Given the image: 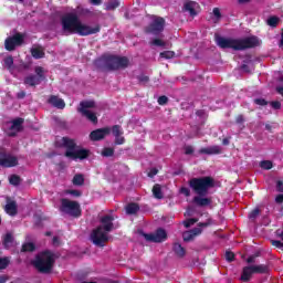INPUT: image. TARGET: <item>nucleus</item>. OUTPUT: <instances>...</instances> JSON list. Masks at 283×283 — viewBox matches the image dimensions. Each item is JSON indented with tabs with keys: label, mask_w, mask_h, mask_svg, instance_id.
Segmentation results:
<instances>
[{
	"label": "nucleus",
	"mask_w": 283,
	"mask_h": 283,
	"mask_svg": "<svg viewBox=\"0 0 283 283\" xmlns=\"http://www.w3.org/2000/svg\"><path fill=\"white\" fill-rule=\"evenodd\" d=\"M61 25L63 32L69 34H78V36H92V34H98L101 32V24L94 27L81 22L78 14L66 13L61 19Z\"/></svg>",
	"instance_id": "obj_1"
},
{
	"label": "nucleus",
	"mask_w": 283,
	"mask_h": 283,
	"mask_svg": "<svg viewBox=\"0 0 283 283\" xmlns=\"http://www.w3.org/2000/svg\"><path fill=\"white\" fill-rule=\"evenodd\" d=\"M214 41L221 50H234V52H244V50H251L260 45V40L255 35L243 39H233L216 34Z\"/></svg>",
	"instance_id": "obj_2"
},
{
	"label": "nucleus",
	"mask_w": 283,
	"mask_h": 283,
	"mask_svg": "<svg viewBox=\"0 0 283 283\" xmlns=\"http://www.w3.org/2000/svg\"><path fill=\"white\" fill-rule=\"evenodd\" d=\"M95 66L101 72H114L116 70H125L129 67V59L127 56L107 55L95 60Z\"/></svg>",
	"instance_id": "obj_3"
},
{
	"label": "nucleus",
	"mask_w": 283,
	"mask_h": 283,
	"mask_svg": "<svg viewBox=\"0 0 283 283\" xmlns=\"http://www.w3.org/2000/svg\"><path fill=\"white\" fill-rule=\"evenodd\" d=\"M60 147H64V156L71 160H85L90 158V149L81 148L76 145V140L70 137H62Z\"/></svg>",
	"instance_id": "obj_4"
},
{
	"label": "nucleus",
	"mask_w": 283,
	"mask_h": 283,
	"mask_svg": "<svg viewBox=\"0 0 283 283\" xmlns=\"http://www.w3.org/2000/svg\"><path fill=\"white\" fill-rule=\"evenodd\" d=\"M56 260L54 259V253L50 250H45L35 256V260L32 261V264L39 273H52V269H54V263Z\"/></svg>",
	"instance_id": "obj_5"
},
{
	"label": "nucleus",
	"mask_w": 283,
	"mask_h": 283,
	"mask_svg": "<svg viewBox=\"0 0 283 283\" xmlns=\"http://www.w3.org/2000/svg\"><path fill=\"white\" fill-rule=\"evenodd\" d=\"M189 185L197 196L205 197L209 195V189L216 187V180L213 178H192Z\"/></svg>",
	"instance_id": "obj_6"
},
{
	"label": "nucleus",
	"mask_w": 283,
	"mask_h": 283,
	"mask_svg": "<svg viewBox=\"0 0 283 283\" xmlns=\"http://www.w3.org/2000/svg\"><path fill=\"white\" fill-rule=\"evenodd\" d=\"M165 25H167L165 18L153 15L151 22L145 28V33L158 38L164 36L163 32H165Z\"/></svg>",
	"instance_id": "obj_7"
},
{
	"label": "nucleus",
	"mask_w": 283,
	"mask_h": 283,
	"mask_svg": "<svg viewBox=\"0 0 283 283\" xmlns=\"http://www.w3.org/2000/svg\"><path fill=\"white\" fill-rule=\"evenodd\" d=\"M61 213H66V216H71L72 218H81V205L77 201H72L67 198L61 199L60 206Z\"/></svg>",
	"instance_id": "obj_8"
},
{
	"label": "nucleus",
	"mask_w": 283,
	"mask_h": 283,
	"mask_svg": "<svg viewBox=\"0 0 283 283\" xmlns=\"http://www.w3.org/2000/svg\"><path fill=\"white\" fill-rule=\"evenodd\" d=\"M34 72L35 74H29L23 80V84L28 87H36V85H41L46 78L43 66H35Z\"/></svg>",
	"instance_id": "obj_9"
},
{
	"label": "nucleus",
	"mask_w": 283,
	"mask_h": 283,
	"mask_svg": "<svg viewBox=\"0 0 283 283\" xmlns=\"http://www.w3.org/2000/svg\"><path fill=\"white\" fill-rule=\"evenodd\" d=\"M25 41V35L23 33H15L12 36H8L4 41V49L8 52H14L19 45H23Z\"/></svg>",
	"instance_id": "obj_10"
},
{
	"label": "nucleus",
	"mask_w": 283,
	"mask_h": 283,
	"mask_svg": "<svg viewBox=\"0 0 283 283\" xmlns=\"http://www.w3.org/2000/svg\"><path fill=\"white\" fill-rule=\"evenodd\" d=\"M91 240L95 247H105V242L109 240L107 233L103 231V227H97L91 234Z\"/></svg>",
	"instance_id": "obj_11"
},
{
	"label": "nucleus",
	"mask_w": 283,
	"mask_h": 283,
	"mask_svg": "<svg viewBox=\"0 0 283 283\" xmlns=\"http://www.w3.org/2000/svg\"><path fill=\"white\" fill-rule=\"evenodd\" d=\"M144 238L147 242H165V240H167V231L163 228H158L154 233H144Z\"/></svg>",
	"instance_id": "obj_12"
},
{
	"label": "nucleus",
	"mask_w": 283,
	"mask_h": 283,
	"mask_svg": "<svg viewBox=\"0 0 283 283\" xmlns=\"http://www.w3.org/2000/svg\"><path fill=\"white\" fill-rule=\"evenodd\" d=\"M19 165V159L17 157L0 150V167H17Z\"/></svg>",
	"instance_id": "obj_13"
},
{
	"label": "nucleus",
	"mask_w": 283,
	"mask_h": 283,
	"mask_svg": "<svg viewBox=\"0 0 283 283\" xmlns=\"http://www.w3.org/2000/svg\"><path fill=\"white\" fill-rule=\"evenodd\" d=\"M23 123H25V119L18 117L13 120H11V126L9 127L8 136L11 138H14L19 132L23 130Z\"/></svg>",
	"instance_id": "obj_14"
},
{
	"label": "nucleus",
	"mask_w": 283,
	"mask_h": 283,
	"mask_svg": "<svg viewBox=\"0 0 283 283\" xmlns=\"http://www.w3.org/2000/svg\"><path fill=\"white\" fill-rule=\"evenodd\" d=\"M109 134H112V128L109 127L98 128L91 132L90 138L91 140H94V142L103 140V138H105V136H109Z\"/></svg>",
	"instance_id": "obj_15"
},
{
	"label": "nucleus",
	"mask_w": 283,
	"mask_h": 283,
	"mask_svg": "<svg viewBox=\"0 0 283 283\" xmlns=\"http://www.w3.org/2000/svg\"><path fill=\"white\" fill-rule=\"evenodd\" d=\"M185 12H188L190 17H198V10H200V4L196 1L186 0L184 3Z\"/></svg>",
	"instance_id": "obj_16"
},
{
	"label": "nucleus",
	"mask_w": 283,
	"mask_h": 283,
	"mask_svg": "<svg viewBox=\"0 0 283 283\" xmlns=\"http://www.w3.org/2000/svg\"><path fill=\"white\" fill-rule=\"evenodd\" d=\"M99 222L102 224V231H106V233H109L114 229V216L112 214L102 217Z\"/></svg>",
	"instance_id": "obj_17"
},
{
	"label": "nucleus",
	"mask_w": 283,
	"mask_h": 283,
	"mask_svg": "<svg viewBox=\"0 0 283 283\" xmlns=\"http://www.w3.org/2000/svg\"><path fill=\"white\" fill-rule=\"evenodd\" d=\"M199 154H205L206 156H218V154H222V148L218 145L209 146L206 148H201Z\"/></svg>",
	"instance_id": "obj_18"
},
{
	"label": "nucleus",
	"mask_w": 283,
	"mask_h": 283,
	"mask_svg": "<svg viewBox=\"0 0 283 283\" xmlns=\"http://www.w3.org/2000/svg\"><path fill=\"white\" fill-rule=\"evenodd\" d=\"M200 233H202L201 228H193L192 230L184 232V242H191V240H193L196 235H200Z\"/></svg>",
	"instance_id": "obj_19"
},
{
	"label": "nucleus",
	"mask_w": 283,
	"mask_h": 283,
	"mask_svg": "<svg viewBox=\"0 0 283 283\" xmlns=\"http://www.w3.org/2000/svg\"><path fill=\"white\" fill-rule=\"evenodd\" d=\"M49 103L53 107H56V109H65V101L56 95H51L49 98Z\"/></svg>",
	"instance_id": "obj_20"
},
{
	"label": "nucleus",
	"mask_w": 283,
	"mask_h": 283,
	"mask_svg": "<svg viewBox=\"0 0 283 283\" xmlns=\"http://www.w3.org/2000/svg\"><path fill=\"white\" fill-rule=\"evenodd\" d=\"M253 274H255V272L253 271L252 265L244 266L240 277L241 282H250Z\"/></svg>",
	"instance_id": "obj_21"
},
{
	"label": "nucleus",
	"mask_w": 283,
	"mask_h": 283,
	"mask_svg": "<svg viewBox=\"0 0 283 283\" xmlns=\"http://www.w3.org/2000/svg\"><path fill=\"white\" fill-rule=\"evenodd\" d=\"M192 202L197 205V207H209V205H211V198H205L198 195L193 197Z\"/></svg>",
	"instance_id": "obj_22"
},
{
	"label": "nucleus",
	"mask_w": 283,
	"mask_h": 283,
	"mask_svg": "<svg viewBox=\"0 0 283 283\" xmlns=\"http://www.w3.org/2000/svg\"><path fill=\"white\" fill-rule=\"evenodd\" d=\"M93 107H96V102L94 101H83L80 103V107L77 108V112H90V109H93Z\"/></svg>",
	"instance_id": "obj_23"
},
{
	"label": "nucleus",
	"mask_w": 283,
	"mask_h": 283,
	"mask_svg": "<svg viewBox=\"0 0 283 283\" xmlns=\"http://www.w3.org/2000/svg\"><path fill=\"white\" fill-rule=\"evenodd\" d=\"M78 113L82 114V116L84 118H86L87 120H90L94 125H96V123H98V117L96 116V113H94L92 111H82V112H78Z\"/></svg>",
	"instance_id": "obj_24"
},
{
	"label": "nucleus",
	"mask_w": 283,
	"mask_h": 283,
	"mask_svg": "<svg viewBox=\"0 0 283 283\" xmlns=\"http://www.w3.org/2000/svg\"><path fill=\"white\" fill-rule=\"evenodd\" d=\"M172 251L178 258H185L187 250L180 243H174Z\"/></svg>",
	"instance_id": "obj_25"
},
{
	"label": "nucleus",
	"mask_w": 283,
	"mask_h": 283,
	"mask_svg": "<svg viewBox=\"0 0 283 283\" xmlns=\"http://www.w3.org/2000/svg\"><path fill=\"white\" fill-rule=\"evenodd\" d=\"M140 211V206L138 203L132 202L126 206V213L128 216H136Z\"/></svg>",
	"instance_id": "obj_26"
},
{
	"label": "nucleus",
	"mask_w": 283,
	"mask_h": 283,
	"mask_svg": "<svg viewBox=\"0 0 283 283\" xmlns=\"http://www.w3.org/2000/svg\"><path fill=\"white\" fill-rule=\"evenodd\" d=\"M252 269L254 273H259L260 275H264L269 273V271H271V269L266 264L252 265Z\"/></svg>",
	"instance_id": "obj_27"
},
{
	"label": "nucleus",
	"mask_w": 283,
	"mask_h": 283,
	"mask_svg": "<svg viewBox=\"0 0 283 283\" xmlns=\"http://www.w3.org/2000/svg\"><path fill=\"white\" fill-rule=\"evenodd\" d=\"M153 196L157 200H163V198H164V196H163V187L160 186V184H156L153 187Z\"/></svg>",
	"instance_id": "obj_28"
},
{
	"label": "nucleus",
	"mask_w": 283,
	"mask_h": 283,
	"mask_svg": "<svg viewBox=\"0 0 283 283\" xmlns=\"http://www.w3.org/2000/svg\"><path fill=\"white\" fill-rule=\"evenodd\" d=\"M3 63H4V67L9 72H12V70H14V57H12V55H8L7 57H4Z\"/></svg>",
	"instance_id": "obj_29"
},
{
	"label": "nucleus",
	"mask_w": 283,
	"mask_h": 283,
	"mask_svg": "<svg viewBox=\"0 0 283 283\" xmlns=\"http://www.w3.org/2000/svg\"><path fill=\"white\" fill-rule=\"evenodd\" d=\"M6 211L9 216H17V201H10L6 205Z\"/></svg>",
	"instance_id": "obj_30"
},
{
	"label": "nucleus",
	"mask_w": 283,
	"mask_h": 283,
	"mask_svg": "<svg viewBox=\"0 0 283 283\" xmlns=\"http://www.w3.org/2000/svg\"><path fill=\"white\" fill-rule=\"evenodd\" d=\"M31 56L36 60L43 59L45 56V52L41 48H33L31 49Z\"/></svg>",
	"instance_id": "obj_31"
},
{
	"label": "nucleus",
	"mask_w": 283,
	"mask_h": 283,
	"mask_svg": "<svg viewBox=\"0 0 283 283\" xmlns=\"http://www.w3.org/2000/svg\"><path fill=\"white\" fill-rule=\"evenodd\" d=\"M34 251H36V245H34V243L28 242L22 244L21 253H32Z\"/></svg>",
	"instance_id": "obj_32"
},
{
	"label": "nucleus",
	"mask_w": 283,
	"mask_h": 283,
	"mask_svg": "<svg viewBox=\"0 0 283 283\" xmlns=\"http://www.w3.org/2000/svg\"><path fill=\"white\" fill-rule=\"evenodd\" d=\"M266 24L270 28H277V25H280V18L277 15H271L270 18H268Z\"/></svg>",
	"instance_id": "obj_33"
},
{
	"label": "nucleus",
	"mask_w": 283,
	"mask_h": 283,
	"mask_svg": "<svg viewBox=\"0 0 283 283\" xmlns=\"http://www.w3.org/2000/svg\"><path fill=\"white\" fill-rule=\"evenodd\" d=\"M150 45H154L155 48H165V45H167V42H165V40H163V36H159V38L156 36L150 42Z\"/></svg>",
	"instance_id": "obj_34"
},
{
	"label": "nucleus",
	"mask_w": 283,
	"mask_h": 283,
	"mask_svg": "<svg viewBox=\"0 0 283 283\" xmlns=\"http://www.w3.org/2000/svg\"><path fill=\"white\" fill-rule=\"evenodd\" d=\"M259 167H261V169H265L266 171H269L270 169H273V161L262 160L260 161Z\"/></svg>",
	"instance_id": "obj_35"
},
{
	"label": "nucleus",
	"mask_w": 283,
	"mask_h": 283,
	"mask_svg": "<svg viewBox=\"0 0 283 283\" xmlns=\"http://www.w3.org/2000/svg\"><path fill=\"white\" fill-rule=\"evenodd\" d=\"M102 156L104 158H112V156H114V148L112 147H105L103 150H102Z\"/></svg>",
	"instance_id": "obj_36"
},
{
	"label": "nucleus",
	"mask_w": 283,
	"mask_h": 283,
	"mask_svg": "<svg viewBox=\"0 0 283 283\" xmlns=\"http://www.w3.org/2000/svg\"><path fill=\"white\" fill-rule=\"evenodd\" d=\"M159 56H160V59H166V60L174 59V56H176V52H174V51H164V52L159 53Z\"/></svg>",
	"instance_id": "obj_37"
},
{
	"label": "nucleus",
	"mask_w": 283,
	"mask_h": 283,
	"mask_svg": "<svg viewBox=\"0 0 283 283\" xmlns=\"http://www.w3.org/2000/svg\"><path fill=\"white\" fill-rule=\"evenodd\" d=\"M10 266V259L8 256L0 258V270L8 269Z\"/></svg>",
	"instance_id": "obj_38"
},
{
	"label": "nucleus",
	"mask_w": 283,
	"mask_h": 283,
	"mask_svg": "<svg viewBox=\"0 0 283 283\" xmlns=\"http://www.w3.org/2000/svg\"><path fill=\"white\" fill-rule=\"evenodd\" d=\"M254 105H259V107H266L269 105V102L265 98H254L253 99Z\"/></svg>",
	"instance_id": "obj_39"
},
{
	"label": "nucleus",
	"mask_w": 283,
	"mask_h": 283,
	"mask_svg": "<svg viewBox=\"0 0 283 283\" xmlns=\"http://www.w3.org/2000/svg\"><path fill=\"white\" fill-rule=\"evenodd\" d=\"M120 6V2L118 0H112L106 4V10H116Z\"/></svg>",
	"instance_id": "obj_40"
},
{
	"label": "nucleus",
	"mask_w": 283,
	"mask_h": 283,
	"mask_svg": "<svg viewBox=\"0 0 283 283\" xmlns=\"http://www.w3.org/2000/svg\"><path fill=\"white\" fill-rule=\"evenodd\" d=\"M65 193L69 196H74V198H81L83 196V192H81V190H74V189L65 190Z\"/></svg>",
	"instance_id": "obj_41"
},
{
	"label": "nucleus",
	"mask_w": 283,
	"mask_h": 283,
	"mask_svg": "<svg viewBox=\"0 0 283 283\" xmlns=\"http://www.w3.org/2000/svg\"><path fill=\"white\" fill-rule=\"evenodd\" d=\"M196 222H198V219H196V218L187 219L186 221H184V227L186 229H189V227H193V224H196Z\"/></svg>",
	"instance_id": "obj_42"
},
{
	"label": "nucleus",
	"mask_w": 283,
	"mask_h": 283,
	"mask_svg": "<svg viewBox=\"0 0 283 283\" xmlns=\"http://www.w3.org/2000/svg\"><path fill=\"white\" fill-rule=\"evenodd\" d=\"M13 241H14V238L12 237V234L7 233L3 239V244L4 247H8V244H12Z\"/></svg>",
	"instance_id": "obj_43"
},
{
	"label": "nucleus",
	"mask_w": 283,
	"mask_h": 283,
	"mask_svg": "<svg viewBox=\"0 0 283 283\" xmlns=\"http://www.w3.org/2000/svg\"><path fill=\"white\" fill-rule=\"evenodd\" d=\"M72 184L75 187H83L85 185V178H73Z\"/></svg>",
	"instance_id": "obj_44"
},
{
	"label": "nucleus",
	"mask_w": 283,
	"mask_h": 283,
	"mask_svg": "<svg viewBox=\"0 0 283 283\" xmlns=\"http://www.w3.org/2000/svg\"><path fill=\"white\" fill-rule=\"evenodd\" d=\"M112 134L113 136H120L123 134V130H120V125H114L112 127Z\"/></svg>",
	"instance_id": "obj_45"
},
{
	"label": "nucleus",
	"mask_w": 283,
	"mask_h": 283,
	"mask_svg": "<svg viewBox=\"0 0 283 283\" xmlns=\"http://www.w3.org/2000/svg\"><path fill=\"white\" fill-rule=\"evenodd\" d=\"M157 103L158 105H167V103H169V97L161 95L158 97Z\"/></svg>",
	"instance_id": "obj_46"
},
{
	"label": "nucleus",
	"mask_w": 283,
	"mask_h": 283,
	"mask_svg": "<svg viewBox=\"0 0 283 283\" xmlns=\"http://www.w3.org/2000/svg\"><path fill=\"white\" fill-rule=\"evenodd\" d=\"M22 180L23 179H21V178H9V182L13 187H19V185H21Z\"/></svg>",
	"instance_id": "obj_47"
},
{
	"label": "nucleus",
	"mask_w": 283,
	"mask_h": 283,
	"mask_svg": "<svg viewBox=\"0 0 283 283\" xmlns=\"http://www.w3.org/2000/svg\"><path fill=\"white\" fill-rule=\"evenodd\" d=\"M260 216V209L255 208L249 213L250 220H255Z\"/></svg>",
	"instance_id": "obj_48"
},
{
	"label": "nucleus",
	"mask_w": 283,
	"mask_h": 283,
	"mask_svg": "<svg viewBox=\"0 0 283 283\" xmlns=\"http://www.w3.org/2000/svg\"><path fill=\"white\" fill-rule=\"evenodd\" d=\"M226 260H227V262H233V260H235V253H233L231 251H227L226 252Z\"/></svg>",
	"instance_id": "obj_49"
},
{
	"label": "nucleus",
	"mask_w": 283,
	"mask_h": 283,
	"mask_svg": "<svg viewBox=\"0 0 283 283\" xmlns=\"http://www.w3.org/2000/svg\"><path fill=\"white\" fill-rule=\"evenodd\" d=\"M30 67H32L31 63H22L19 65V72L28 71V70H30Z\"/></svg>",
	"instance_id": "obj_50"
},
{
	"label": "nucleus",
	"mask_w": 283,
	"mask_h": 283,
	"mask_svg": "<svg viewBox=\"0 0 283 283\" xmlns=\"http://www.w3.org/2000/svg\"><path fill=\"white\" fill-rule=\"evenodd\" d=\"M137 80H138L139 83H149V76L144 75V74L138 75Z\"/></svg>",
	"instance_id": "obj_51"
},
{
	"label": "nucleus",
	"mask_w": 283,
	"mask_h": 283,
	"mask_svg": "<svg viewBox=\"0 0 283 283\" xmlns=\"http://www.w3.org/2000/svg\"><path fill=\"white\" fill-rule=\"evenodd\" d=\"M244 122H245L244 115H242V114L237 115V117H235L237 125H244Z\"/></svg>",
	"instance_id": "obj_52"
},
{
	"label": "nucleus",
	"mask_w": 283,
	"mask_h": 283,
	"mask_svg": "<svg viewBox=\"0 0 283 283\" xmlns=\"http://www.w3.org/2000/svg\"><path fill=\"white\" fill-rule=\"evenodd\" d=\"M270 105L273 109H282V103L280 101L271 102Z\"/></svg>",
	"instance_id": "obj_53"
},
{
	"label": "nucleus",
	"mask_w": 283,
	"mask_h": 283,
	"mask_svg": "<svg viewBox=\"0 0 283 283\" xmlns=\"http://www.w3.org/2000/svg\"><path fill=\"white\" fill-rule=\"evenodd\" d=\"M125 144V137L115 136V145H124Z\"/></svg>",
	"instance_id": "obj_54"
},
{
	"label": "nucleus",
	"mask_w": 283,
	"mask_h": 283,
	"mask_svg": "<svg viewBox=\"0 0 283 283\" xmlns=\"http://www.w3.org/2000/svg\"><path fill=\"white\" fill-rule=\"evenodd\" d=\"M184 149L186 156H191V154H193V146H185Z\"/></svg>",
	"instance_id": "obj_55"
},
{
	"label": "nucleus",
	"mask_w": 283,
	"mask_h": 283,
	"mask_svg": "<svg viewBox=\"0 0 283 283\" xmlns=\"http://www.w3.org/2000/svg\"><path fill=\"white\" fill-rule=\"evenodd\" d=\"M271 244H272V247H275L276 249H282V247H283L282 241H279V240H272Z\"/></svg>",
	"instance_id": "obj_56"
},
{
	"label": "nucleus",
	"mask_w": 283,
	"mask_h": 283,
	"mask_svg": "<svg viewBox=\"0 0 283 283\" xmlns=\"http://www.w3.org/2000/svg\"><path fill=\"white\" fill-rule=\"evenodd\" d=\"M180 193H184V196H186L187 198H189V196H191V190H189V188L187 187H182L180 189Z\"/></svg>",
	"instance_id": "obj_57"
},
{
	"label": "nucleus",
	"mask_w": 283,
	"mask_h": 283,
	"mask_svg": "<svg viewBox=\"0 0 283 283\" xmlns=\"http://www.w3.org/2000/svg\"><path fill=\"white\" fill-rule=\"evenodd\" d=\"M158 175L157 168H151L148 172V178H154V176Z\"/></svg>",
	"instance_id": "obj_58"
},
{
	"label": "nucleus",
	"mask_w": 283,
	"mask_h": 283,
	"mask_svg": "<svg viewBox=\"0 0 283 283\" xmlns=\"http://www.w3.org/2000/svg\"><path fill=\"white\" fill-rule=\"evenodd\" d=\"M276 205H283V195L280 193L275 197Z\"/></svg>",
	"instance_id": "obj_59"
},
{
	"label": "nucleus",
	"mask_w": 283,
	"mask_h": 283,
	"mask_svg": "<svg viewBox=\"0 0 283 283\" xmlns=\"http://www.w3.org/2000/svg\"><path fill=\"white\" fill-rule=\"evenodd\" d=\"M276 191H279L280 193L283 192V182L280 180L276 182Z\"/></svg>",
	"instance_id": "obj_60"
},
{
	"label": "nucleus",
	"mask_w": 283,
	"mask_h": 283,
	"mask_svg": "<svg viewBox=\"0 0 283 283\" xmlns=\"http://www.w3.org/2000/svg\"><path fill=\"white\" fill-rule=\"evenodd\" d=\"M213 14L217 19H220L222 17V13H220V9L219 8H214L213 9Z\"/></svg>",
	"instance_id": "obj_61"
},
{
	"label": "nucleus",
	"mask_w": 283,
	"mask_h": 283,
	"mask_svg": "<svg viewBox=\"0 0 283 283\" xmlns=\"http://www.w3.org/2000/svg\"><path fill=\"white\" fill-rule=\"evenodd\" d=\"M248 264H255V255H251L247 259Z\"/></svg>",
	"instance_id": "obj_62"
},
{
	"label": "nucleus",
	"mask_w": 283,
	"mask_h": 283,
	"mask_svg": "<svg viewBox=\"0 0 283 283\" xmlns=\"http://www.w3.org/2000/svg\"><path fill=\"white\" fill-rule=\"evenodd\" d=\"M172 176H185V171L182 169H179V170L172 172Z\"/></svg>",
	"instance_id": "obj_63"
},
{
	"label": "nucleus",
	"mask_w": 283,
	"mask_h": 283,
	"mask_svg": "<svg viewBox=\"0 0 283 283\" xmlns=\"http://www.w3.org/2000/svg\"><path fill=\"white\" fill-rule=\"evenodd\" d=\"M8 282V275H0V283Z\"/></svg>",
	"instance_id": "obj_64"
}]
</instances>
